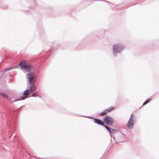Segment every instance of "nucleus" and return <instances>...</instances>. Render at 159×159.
<instances>
[{
	"label": "nucleus",
	"instance_id": "obj_9",
	"mask_svg": "<svg viewBox=\"0 0 159 159\" xmlns=\"http://www.w3.org/2000/svg\"><path fill=\"white\" fill-rule=\"evenodd\" d=\"M0 94L3 97H4L7 99L8 98V96H7V95L6 94L3 93H0Z\"/></svg>",
	"mask_w": 159,
	"mask_h": 159
},
{
	"label": "nucleus",
	"instance_id": "obj_5",
	"mask_svg": "<svg viewBox=\"0 0 159 159\" xmlns=\"http://www.w3.org/2000/svg\"><path fill=\"white\" fill-rule=\"evenodd\" d=\"M115 109V107H110L105 110L104 111H103L102 112H101L100 114V116H104L107 114V113L111 111L113 109Z\"/></svg>",
	"mask_w": 159,
	"mask_h": 159
},
{
	"label": "nucleus",
	"instance_id": "obj_11",
	"mask_svg": "<svg viewBox=\"0 0 159 159\" xmlns=\"http://www.w3.org/2000/svg\"><path fill=\"white\" fill-rule=\"evenodd\" d=\"M36 93H34L33 94H31V97H35L36 96Z\"/></svg>",
	"mask_w": 159,
	"mask_h": 159
},
{
	"label": "nucleus",
	"instance_id": "obj_4",
	"mask_svg": "<svg viewBox=\"0 0 159 159\" xmlns=\"http://www.w3.org/2000/svg\"><path fill=\"white\" fill-rule=\"evenodd\" d=\"M123 48V47L120 44H116L113 47V50L114 52H119L121 51Z\"/></svg>",
	"mask_w": 159,
	"mask_h": 159
},
{
	"label": "nucleus",
	"instance_id": "obj_2",
	"mask_svg": "<svg viewBox=\"0 0 159 159\" xmlns=\"http://www.w3.org/2000/svg\"><path fill=\"white\" fill-rule=\"evenodd\" d=\"M20 67L24 70L26 71H30L32 69V67L25 61H22L20 64Z\"/></svg>",
	"mask_w": 159,
	"mask_h": 159
},
{
	"label": "nucleus",
	"instance_id": "obj_7",
	"mask_svg": "<svg viewBox=\"0 0 159 159\" xmlns=\"http://www.w3.org/2000/svg\"><path fill=\"white\" fill-rule=\"evenodd\" d=\"M94 121L95 123L98 124V125H104V122L100 120L97 119H94Z\"/></svg>",
	"mask_w": 159,
	"mask_h": 159
},
{
	"label": "nucleus",
	"instance_id": "obj_6",
	"mask_svg": "<svg viewBox=\"0 0 159 159\" xmlns=\"http://www.w3.org/2000/svg\"><path fill=\"white\" fill-rule=\"evenodd\" d=\"M133 116V115L132 114L131 117L127 124V126L129 128H133L134 124V120L132 118Z\"/></svg>",
	"mask_w": 159,
	"mask_h": 159
},
{
	"label": "nucleus",
	"instance_id": "obj_10",
	"mask_svg": "<svg viewBox=\"0 0 159 159\" xmlns=\"http://www.w3.org/2000/svg\"><path fill=\"white\" fill-rule=\"evenodd\" d=\"M150 100L151 99H148L143 103V105H144L146 104L147 103L149 102L150 101Z\"/></svg>",
	"mask_w": 159,
	"mask_h": 159
},
{
	"label": "nucleus",
	"instance_id": "obj_1",
	"mask_svg": "<svg viewBox=\"0 0 159 159\" xmlns=\"http://www.w3.org/2000/svg\"><path fill=\"white\" fill-rule=\"evenodd\" d=\"M35 75L32 73H29L27 75V79L30 85L28 89L23 94L25 96H22L21 97V100H23L26 98L28 96L35 91L36 89V87L35 85Z\"/></svg>",
	"mask_w": 159,
	"mask_h": 159
},
{
	"label": "nucleus",
	"instance_id": "obj_8",
	"mask_svg": "<svg viewBox=\"0 0 159 159\" xmlns=\"http://www.w3.org/2000/svg\"><path fill=\"white\" fill-rule=\"evenodd\" d=\"M105 127L109 131L110 133H112L115 132L116 131V130L114 129L110 128V127L107 126H105Z\"/></svg>",
	"mask_w": 159,
	"mask_h": 159
},
{
	"label": "nucleus",
	"instance_id": "obj_3",
	"mask_svg": "<svg viewBox=\"0 0 159 159\" xmlns=\"http://www.w3.org/2000/svg\"><path fill=\"white\" fill-rule=\"evenodd\" d=\"M104 121L109 126L112 125L114 123V120L113 118L108 116L105 117L104 119Z\"/></svg>",
	"mask_w": 159,
	"mask_h": 159
},
{
	"label": "nucleus",
	"instance_id": "obj_12",
	"mask_svg": "<svg viewBox=\"0 0 159 159\" xmlns=\"http://www.w3.org/2000/svg\"><path fill=\"white\" fill-rule=\"evenodd\" d=\"M7 69V70H10V68H8Z\"/></svg>",
	"mask_w": 159,
	"mask_h": 159
}]
</instances>
